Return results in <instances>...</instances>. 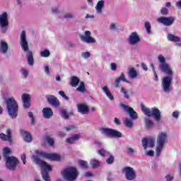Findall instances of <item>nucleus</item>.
I'll return each mask as SVG.
<instances>
[{
  "mask_svg": "<svg viewBox=\"0 0 181 181\" xmlns=\"http://www.w3.org/2000/svg\"><path fill=\"white\" fill-rule=\"evenodd\" d=\"M8 26H9V21H8V13L6 12L0 15V29L1 32L5 33L8 32Z\"/></svg>",
  "mask_w": 181,
  "mask_h": 181,
  "instance_id": "9d476101",
  "label": "nucleus"
},
{
  "mask_svg": "<svg viewBox=\"0 0 181 181\" xmlns=\"http://www.w3.org/2000/svg\"><path fill=\"white\" fill-rule=\"evenodd\" d=\"M168 139V134L166 132H160L157 137V146L156 153L157 156H160V153L162 150L163 149V146L165 144H166V141Z\"/></svg>",
  "mask_w": 181,
  "mask_h": 181,
  "instance_id": "39448f33",
  "label": "nucleus"
},
{
  "mask_svg": "<svg viewBox=\"0 0 181 181\" xmlns=\"http://www.w3.org/2000/svg\"><path fill=\"white\" fill-rule=\"evenodd\" d=\"M177 8H181V0L176 3Z\"/></svg>",
  "mask_w": 181,
  "mask_h": 181,
  "instance_id": "774afa93",
  "label": "nucleus"
},
{
  "mask_svg": "<svg viewBox=\"0 0 181 181\" xmlns=\"http://www.w3.org/2000/svg\"><path fill=\"white\" fill-rule=\"evenodd\" d=\"M21 160H23V165H26V154L21 155Z\"/></svg>",
  "mask_w": 181,
  "mask_h": 181,
  "instance_id": "5fc2aeb1",
  "label": "nucleus"
},
{
  "mask_svg": "<svg viewBox=\"0 0 181 181\" xmlns=\"http://www.w3.org/2000/svg\"><path fill=\"white\" fill-rule=\"evenodd\" d=\"M168 12H169V11H168V10L166 8V7H163V8H162L161 10H160V13H161V15L166 16V15H168Z\"/></svg>",
  "mask_w": 181,
  "mask_h": 181,
  "instance_id": "de8ad7c7",
  "label": "nucleus"
},
{
  "mask_svg": "<svg viewBox=\"0 0 181 181\" xmlns=\"http://www.w3.org/2000/svg\"><path fill=\"white\" fill-rule=\"evenodd\" d=\"M164 74H166L167 76L163 78L162 86L163 91L166 93L168 91H170V84H172V81L173 80V71L171 69V74L164 73Z\"/></svg>",
  "mask_w": 181,
  "mask_h": 181,
  "instance_id": "0eeeda50",
  "label": "nucleus"
},
{
  "mask_svg": "<svg viewBox=\"0 0 181 181\" xmlns=\"http://www.w3.org/2000/svg\"><path fill=\"white\" fill-rule=\"evenodd\" d=\"M4 156H6V155H11V149L8 147L4 148Z\"/></svg>",
  "mask_w": 181,
  "mask_h": 181,
  "instance_id": "09e8293b",
  "label": "nucleus"
},
{
  "mask_svg": "<svg viewBox=\"0 0 181 181\" xmlns=\"http://www.w3.org/2000/svg\"><path fill=\"white\" fill-rule=\"evenodd\" d=\"M28 117L31 119V125L35 124V116H33V112H29Z\"/></svg>",
  "mask_w": 181,
  "mask_h": 181,
  "instance_id": "c03bdc74",
  "label": "nucleus"
},
{
  "mask_svg": "<svg viewBox=\"0 0 181 181\" xmlns=\"http://www.w3.org/2000/svg\"><path fill=\"white\" fill-rule=\"evenodd\" d=\"M36 155L37 156H33V159L35 163H36V165H39L41 169L43 170V173H42L43 180L51 181L49 172H52V166L49 165L46 161H43L40 159V157L45 158V159H49V160H60V156L59 154L49 153L43 151H37Z\"/></svg>",
  "mask_w": 181,
  "mask_h": 181,
  "instance_id": "f257e3e1",
  "label": "nucleus"
},
{
  "mask_svg": "<svg viewBox=\"0 0 181 181\" xmlns=\"http://www.w3.org/2000/svg\"><path fill=\"white\" fill-rule=\"evenodd\" d=\"M64 18L66 19H70V18H73V15L71 13H66L64 15Z\"/></svg>",
  "mask_w": 181,
  "mask_h": 181,
  "instance_id": "680f3d73",
  "label": "nucleus"
},
{
  "mask_svg": "<svg viewBox=\"0 0 181 181\" xmlns=\"http://www.w3.org/2000/svg\"><path fill=\"white\" fill-rule=\"evenodd\" d=\"M173 118H176V119L179 118V112H177V111L173 112Z\"/></svg>",
  "mask_w": 181,
  "mask_h": 181,
  "instance_id": "bf43d9fd",
  "label": "nucleus"
},
{
  "mask_svg": "<svg viewBox=\"0 0 181 181\" xmlns=\"http://www.w3.org/2000/svg\"><path fill=\"white\" fill-rule=\"evenodd\" d=\"M142 145L144 149L146 151L148 149V147L150 146V148H153L155 146V139L153 138H144L142 139Z\"/></svg>",
  "mask_w": 181,
  "mask_h": 181,
  "instance_id": "2eb2a0df",
  "label": "nucleus"
},
{
  "mask_svg": "<svg viewBox=\"0 0 181 181\" xmlns=\"http://www.w3.org/2000/svg\"><path fill=\"white\" fill-rule=\"evenodd\" d=\"M78 110L81 114H86V112H88L90 111V110L88 109V106L85 104L78 105Z\"/></svg>",
  "mask_w": 181,
  "mask_h": 181,
  "instance_id": "412c9836",
  "label": "nucleus"
},
{
  "mask_svg": "<svg viewBox=\"0 0 181 181\" xmlns=\"http://www.w3.org/2000/svg\"><path fill=\"white\" fill-rule=\"evenodd\" d=\"M121 81L127 82V78H125V74H124V72H122L120 76L116 78L115 81L116 88H118V87H119V83H121Z\"/></svg>",
  "mask_w": 181,
  "mask_h": 181,
  "instance_id": "4be33fe9",
  "label": "nucleus"
},
{
  "mask_svg": "<svg viewBox=\"0 0 181 181\" xmlns=\"http://www.w3.org/2000/svg\"><path fill=\"white\" fill-rule=\"evenodd\" d=\"M78 164L81 167L83 168V169H88V163L86 161H84L83 160H79Z\"/></svg>",
  "mask_w": 181,
  "mask_h": 181,
  "instance_id": "58836bf2",
  "label": "nucleus"
},
{
  "mask_svg": "<svg viewBox=\"0 0 181 181\" xmlns=\"http://www.w3.org/2000/svg\"><path fill=\"white\" fill-rule=\"evenodd\" d=\"M141 67L143 69V70H145V71H148V66H146V64H141Z\"/></svg>",
  "mask_w": 181,
  "mask_h": 181,
  "instance_id": "0e129e2a",
  "label": "nucleus"
},
{
  "mask_svg": "<svg viewBox=\"0 0 181 181\" xmlns=\"http://www.w3.org/2000/svg\"><path fill=\"white\" fill-rule=\"evenodd\" d=\"M91 176H93V173H91L90 172L85 173V177H90Z\"/></svg>",
  "mask_w": 181,
  "mask_h": 181,
  "instance_id": "e2e57ef3",
  "label": "nucleus"
},
{
  "mask_svg": "<svg viewBox=\"0 0 181 181\" xmlns=\"http://www.w3.org/2000/svg\"><path fill=\"white\" fill-rule=\"evenodd\" d=\"M64 129L66 131H73V129H76V126L74 125L67 126L64 127Z\"/></svg>",
  "mask_w": 181,
  "mask_h": 181,
  "instance_id": "8fccbe9b",
  "label": "nucleus"
},
{
  "mask_svg": "<svg viewBox=\"0 0 181 181\" xmlns=\"http://www.w3.org/2000/svg\"><path fill=\"white\" fill-rule=\"evenodd\" d=\"M121 107L123 109V110H126L127 112H128V109L130 108L129 107H128L127 105L124 104V103H122L120 105Z\"/></svg>",
  "mask_w": 181,
  "mask_h": 181,
  "instance_id": "6e6d98bb",
  "label": "nucleus"
},
{
  "mask_svg": "<svg viewBox=\"0 0 181 181\" xmlns=\"http://www.w3.org/2000/svg\"><path fill=\"white\" fill-rule=\"evenodd\" d=\"M134 152V151L133 150L132 148H127V155H133Z\"/></svg>",
  "mask_w": 181,
  "mask_h": 181,
  "instance_id": "4d7b16f0",
  "label": "nucleus"
},
{
  "mask_svg": "<svg viewBox=\"0 0 181 181\" xmlns=\"http://www.w3.org/2000/svg\"><path fill=\"white\" fill-rule=\"evenodd\" d=\"M21 134L23 136L25 142H30L33 140L32 134H30V133L28 132L26 130H21Z\"/></svg>",
  "mask_w": 181,
  "mask_h": 181,
  "instance_id": "aec40b11",
  "label": "nucleus"
},
{
  "mask_svg": "<svg viewBox=\"0 0 181 181\" xmlns=\"http://www.w3.org/2000/svg\"><path fill=\"white\" fill-rule=\"evenodd\" d=\"M45 73H47V74H49V73H50V69H49V67H48L47 66H46L45 67Z\"/></svg>",
  "mask_w": 181,
  "mask_h": 181,
  "instance_id": "69168bd1",
  "label": "nucleus"
},
{
  "mask_svg": "<svg viewBox=\"0 0 181 181\" xmlns=\"http://www.w3.org/2000/svg\"><path fill=\"white\" fill-rule=\"evenodd\" d=\"M153 67V74H154V80L155 81H158V74H156V71H155V66H153V65H152Z\"/></svg>",
  "mask_w": 181,
  "mask_h": 181,
  "instance_id": "3c124183",
  "label": "nucleus"
},
{
  "mask_svg": "<svg viewBox=\"0 0 181 181\" xmlns=\"http://www.w3.org/2000/svg\"><path fill=\"white\" fill-rule=\"evenodd\" d=\"M21 46L24 52L29 50L28 41L26 40V32L23 31L21 35Z\"/></svg>",
  "mask_w": 181,
  "mask_h": 181,
  "instance_id": "dca6fc26",
  "label": "nucleus"
},
{
  "mask_svg": "<svg viewBox=\"0 0 181 181\" xmlns=\"http://www.w3.org/2000/svg\"><path fill=\"white\" fill-rule=\"evenodd\" d=\"M61 115L62 117L64 118V119H69V116L67 112H66V110H61Z\"/></svg>",
  "mask_w": 181,
  "mask_h": 181,
  "instance_id": "a19ab883",
  "label": "nucleus"
},
{
  "mask_svg": "<svg viewBox=\"0 0 181 181\" xmlns=\"http://www.w3.org/2000/svg\"><path fill=\"white\" fill-rule=\"evenodd\" d=\"M80 173L75 167H69L62 171V176L65 180L74 181L77 179Z\"/></svg>",
  "mask_w": 181,
  "mask_h": 181,
  "instance_id": "20e7f679",
  "label": "nucleus"
},
{
  "mask_svg": "<svg viewBox=\"0 0 181 181\" xmlns=\"http://www.w3.org/2000/svg\"><path fill=\"white\" fill-rule=\"evenodd\" d=\"M157 21L165 26H170L175 22V17H160Z\"/></svg>",
  "mask_w": 181,
  "mask_h": 181,
  "instance_id": "ddd939ff",
  "label": "nucleus"
},
{
  "mask_svg": "<svg viewBox=\"0 0 181 181\" xmlns=\"http://www.w3.org/2000/svg\"><path fill=\"white\" fill-rule=\"evenodd\" d=\"M4 160L6 162V168L9 170H16L19 164V160L15 156H4Z\"/></svg>",
  "mask_w": 181,
  "mask_h": 181,
  "instance_id": "423d86ee",
  "label": "nucleus"
},
{
  "mask_svg": "<svg viewBox=\"0 0 181 181\" xmlns=\"http://www.w3.org/2000/svg\"><path fill=\"white\" fill-rule=\"evenodd\" d=\"M145 125H146V128L147 129H151V128H152V127H153V122L152 120H151V119L146 118L145 119Z\"/></svg>",
  "mask_w": 181,
  "mask_h": 181,
  "instance_id": "72a5a7b5",
  "label": "nucleus"
},
{
  "mask_svg": "<svg viewBox=\"0 0 181 181\" xmlns=\"http://www.w3.org/2000/svg\"><path fill=\"white\" fill-rule=\"evenodd\" d=\"M121 93H122V94H124V98H127V100H129V95H128V92L127 91V90H125V88H121Z\"/></svg>",
  "mask_w": 181,
  "mask_h": 181,
  "instance_id": "37998d69",
  "label": "nucleus"
},
{
  "mask_svg": "<svg viewBox=\"0 0 181 181\" xmlns=\"http://www.w3.org/2000/svg\"><path fill=\"white\" fill-rule=\"evenodd\" d=\"M1 53L5 54L8 52V43L5 42H1L0 47Z\"/></svg>",
  "mask_w": 181,
  "mask_h": 181,
  "instance_id": "c85d7f7f",
  "label": "nucleus"
},
{
  "mask_svg": "<svg viewBox=\"0 0 181 181\" xmlns=\"http://www.w3.org/2000/svg\"><path fill=\"white\" fill-rule=\"evenodd\" d=\"M23 106V108L28 109L30 107V95L28 93L22 95Z\"/></svg>",
  "mask_w": 181,
  "mask_h": 181,
  "instance_id": "6ab92c4d",
  "label": "nucleus"
},
{
  "mask_svg": "<svg viewBox=\"0 0 181 181\" xmlns=\"http://www.w3.org/2000/svg\"><path fill=\"white\" fill-rule=\"evenodd\" d=\"M114 122L115 124H116V125H121V122L119 121V118L115 117L114 119Z\"/></svg>",
  "mask_w": 181,
  "mask_h": 181,
  "instance_id": "052dcab7",
  "label": "nucleus"
},
{
  "mask_svg": "<svg viewBox=\"0 0 181 181\" xmlns=\"http://www.w3.org/2000/svg\"><path fill=\"white\" fill-rule=\"evenodd\" d=\"M90 165L93 168H98V166H100V161L97 160H92L90 161Z\"/></svg>",
  "mask_w": 181,
  "mask_h": 181,
  "instance_id": "ea45409f",
  "label": "nucleus"
},
{
  "mask_svg": "<svg viewBox=\"0 0 181 181\" xmlns=\"http://www.w3.org/2000/svg\"><path fill=\"white\" fill-rule=\"evenodd\" d=\"M44 139H45V141H46V142H47V144L50 146H53V145H54V139H53V138H51L50 136L46 134L44 136Z\"/></svg>",
  "mask_w": 181,
  "mask_h": 181,
  "instance_id": "c756f323",
  "label": "nucleus"
},
{
  "mask_svg": "<svg viewBox=\"0 0 181 181\" xmlns=\"http://www.w3.org/2000/svg\"><path fill=\"white\" fill-rule=\"evenodd\" d=\"M80 39L85 43H95V39L91 37V32L89 30L85 32V35H80Z\"/></svg>",
  "mask_w": 181,
  "mask_h": 181,
  "instance_id": "f8f14e48",
  "label": "nucleus"
},
{
  "mask_svg": "<svg viewBox=\"0 0 181 181\" xmlns=\"http://www.w3.org/2000/svg\"><path fill=\"white\" fill-rule=\"evenodd\" d=\"M103 8H104V0H100L98 2L95 9L97 12H101V11H103Z\"/></svg>",
  "mask_w": 181,
  "mask_h": 181,
  "instance_id": "473e14b6",
  "label": "nucleus"
},
{
  "mask_svg": "<svg viewBox=\"0 0 181 181\" xmlns=\"http://www.w3.org/2000/svg\"><path fill=\"white\" fill-rule=\"evenodd\" d=\"M50 56V52L48 49H45L40 52L41 57H49Z\"/></svg>",
  "mask_w": 181,
  "mask_h": 181,
  "instance_id": "4c0bfd02",
  "label": "nucleus"
},
{
  "mask_svg": "<svg viewBox=\"0 0 181 181\" xmlns=\"http://www.w3.org/2000/svg\"><path fill=\"white\" fill-rule=\"evenodd\" d=\"M6 134L1 133L0 134V139L1 141H8L10 144H12L13 142V139H12V132L11 129H7Z\"/></svg>",
  "mask_w": 181,
  "mask_h": 181,
  "instance_id": "a211bd4d",
  "label": "nucleus"
},
{
  "mask_svg": "<svg viewBox=\"0 0 181 181\" xmlns=\"http://www.w3.org/2000/svg\"><path fill=\"white\" fill-rule=\"evenodd\" d=\"M141 111L145 114V115H147V117H153L155 121L158 122V121H160V111L158 107H154L153 108L149 109L146 107H145V105L144 103H141Z\"/></svg>",
  "mask_w": 181,
  "mask_h": 181,
  "instance_id": "7ed1b4c3",
  "label": "nucleus"
},
{
  "mask_svg": "<svg viewBox=\"0 0 181 181\" xmlns=\"http://www.w3.org/2000/svg\"><path fill=\"white\" fill-rule=\"evenodd\" d=\"M103 90L110 100H114V96L112 95V93L110 92V89H108V87L104 86Z\"/></svg>",
  "mask_w": 181,
  "mask_h": 181,
  "instance_id": "2f4dec72",
  "label": "nucleus"
},
{
  "mask_svg": "<svg viewBox=\"0 0 181 181\" xmlns=\"http://www.w3.org/2000/svg\"><path fill=\"white\" fill-rule=\"evenodd\" d=\"M110 66H111V70H112L113 71H115V70H117V64L112 63Z\"/></svg>",
  "mask_w": 181,
  "mask_h": 181,
  "instance_id": "13d9d810",
  "label": "nucleus"
},
{
  "mask_svg": "<svg viewBox=\"0 0 181 181\" xmlns=\"http://www.w3.org/2000/svg\"><path fill=\"white\" fill-rule=\"evenodd\" d=\"M158 62H160V64L159 65V69L162 73H168V74H172V68L169 64L166 63V59L162 55H159Z\"/></svg>",
  "mask_w": 181,
  "mask_h": 181,
  "instance_id": "1a4fd4ad",
  "label": "nucleus"
},
{
  "mask_svg": "<svg viewBox=\"0 0 181 181\" xmlns=\"http://www.w3.org/2000/svg\"><path fill=\"white\" fill-rule=\"evenodd\" d=\"M127 114L132 119H138V113L134 110V108L129 107L127 110Z\"/></svg>",
  "mask_w": 181,
  "mask_h": 181,
  "instance_id": "b1692460",
  "label": "nucleus"
},
{
  "mask_svg": "<svg viewBox=\"0 0 181 181\" xmlns=\"http://www.w3.org/2000/svg\"><path fill=\"white\" fill-rule=\"evenodd\" d=\"M82 56H83V57H84V59H88V57H90V56H91V54H90V52H86L82 53Z\"/></svg>",
  "mask_w": 181,
  "mask_h": 181,
  "instance_id": "603ef678",
  "label": "nucleus"
},
{
  "mask_svg": "<svg viewBox=\"0 0 181 181\" xmlns=\"http://www.w3.org/2000/svg\"><path fill=\"white\" fill-rule=\"evenodd\" d=\"M86 84L84 82H81L78 87L76 88L77 91H79V93H86Z\"/></svg>",
  "mask_w": 181,
  "mask_h": 181,
  "instance_id": "f704fd0d",
  "label": "nucleus"
},
{
  "mask_svg": "<svg viewBox=\"0 0 181 181\" xmlns=\"http://www.w3.org/2000/svg\"><path fill=\"white\" fill-rule=\"evenodd\" d=\"M168 39L170 42H180V37H179L173 34H168Z\"/></svg>",
  "mask_w": 181,
  "mask_h": 181,
  "instance_id": "7c9ffc66",
  "label": "nucleus"
},
{
  "mask_svg": "<svg viewBox=\"0 0 181 181\" xmlns=\"http://www.w3.org/2000/svg\"><path fill=\"white\" fill-rule=\"evenodd\" d=\"M27 59H28L29 66H33V63H35V61L33 59V53L32 52V51L28 52Z\"/></svg>",
  "mask_w": 181,
  "mask_h": 181,
  "instance_id": "393cba45",
  "label": "nucleus"
},
{
  "mask_svg": "<svg viewBox=\"0 0 181 181\" xmlns=\"http://www.w3.org/2000/svg\"><path fill=\"white\" fill-rule=\"evenodd\" d=\"M5 103L9 117L13 119L16 118L19 111V105H18V102H16L13 98H8L6 100Z\"/></svg>",
  "mask_w": 181,
  "mask_h": 181,
  "instance_id": "f03ea898",
  "label": "nucleus"
},
{
  "mask_svg": "<svg viewBox=\"0 0 181 181\" xmlns=\"http://www.w3.org/2000/svg\"><path fill=\"white\" fill-rule=\"evenodd\" d=\"M122 173H124V176L127 180H135L136 179V173L134 170V168L131 167H124L122 170Z\"/></svg>",
  "mask_w": 181,
  "mask_h": 181,
  "instance_id": "9b49d317",
  "label": "nucleus"
},
{
  "mask_svg": "<svg viewBox=\"0 0 181 181\" xmlns=\"http://www.w3.org/2000/svg\"><path fill=\"white\" fill-rule=\"evenodd\" d=\"M128 76L130 78H135V77L138 76V72H136L135 68H130L129 69Z\"/></svg>",
  "mask_w": 181,
  "mask_h": 181,
  "instance_id": "bb28decb",
  "label": "nucleus"
},
{
  "mask_svg": "<svg viewBox=\"0 0 181 181\" xmlns=\"http://www.w3.org/2000/svg\"><path fill=\"white\" fill-rule=\"evenodd\" d=\"M44 118H50L53 115V110L49 107H45L42 110Z\"/></svg>",
  "mask_w": 181,
  "mask_h": 181,
  "instance_id": "5701e85b",
  "label": "nucleus"
},
{
  "mask_svg": "<svg viewBox=\"0 0 181 181\" xmlns=\"http://www.w3.org/2000/svg\"><path fill=\"white\" fill-rule=\"evenodd\" d=\"M139 42H141V38L139 37L138 33L137 32L132 33L129 37V45H132V46H134V45L139 43Z\"/></svg>",
  "mask_w": 181,
  "mask_h": 181,
  "instance_id": "4468645a",
  "label": "nucleus"
},
{
  "mask_svg": "<svg viewBox=\"0 0 181 181\" xmlns=\"http://www.w3.org/2000/svg\"><path fill=\"white\" fill-rule=\"evenodd\" d=\"M145 28L146 30L147 33H151V23H149V22L145 23Z\"/></svg>",
  "mask_w": 181,
  "mask_h": 181,
  "instance_id": "a18cd8bd",
  "label": "nucleus"
},
{
  "mask_svg": "<svg viewBox=\"0 0 181 181\" xmlns=\"http://www.w3.org/2000/svg\"><path fill=\"white\" fill-rule=\"evenodd\" d=\"M98 153L99 155H100V156H107V153H110V152L107 151L104 148H100L99 150H98Z\"/></svg>",
  "mask_w": 181,
  "mask_h": 181,
  "instance_id": "e433bc0d",
  "label": "nucleus"
},
{
  "mask_svg": "<svg viewBox=\"0 0 181 181\" xmlns=\"http://www.w3.org/2000/svg\"><path fill=\"white\" fill-rule=\"evenodd\" d=\"M78 83H80V79L77 76H72L71 81V87H77L78 86Z\"/></svg>",
  "mask_w": 181,
  "mask_h": 181,
  "instance_id": "cd10ccee",
  "label": "nucleus"
},
{
  "mask_svg": "<svg viewBox=\"0 0 181 181\" xmlns=\"http://www.w3.org/2000/svg\"><path fill=\"white\" fill-rule=\"evenodd\" d=\"M106 163H107V165H112L114 163V156L110 155L106 160Z\"/></svg>",
  "mask_w": 181,
  "mask_h": 181,
  "instance_id": "79ce46f5",
  "label": "nucleus"
},
{
  "mask_svg": "<svg viewBox=\"0 0 181 181\" xmlns=\"http://www.w3.org/2000/svg\"><path fill=\"white\" fill-rule=\"evenodd\" d=\"M47 100L49 104L52 105V107H59L60 106V101L59 99L56 98V96L53 95H47Z\"/></svg>",
  "mask_w": 181,
  "mask_h": 181,
  "instance_id": "f3484780",
  "label": "nucleus"
},
{
  "mask_svg": "<svg viewBox=\"0 0 181 181\" xmlns=\"http://www.w3.org/2000/svg\"><path fill=\"white\" fill-rule=\"evenodd\" d=\"M124 124L127 128H132V127H134V122H132V120L128 118L124 119Z\"/></svg>",
  "mask_w": 181,
  "mask_h": 181,
  "instance_id": "c9c22d12",
  "label": "nucleus"
},
{
  "mask_svg": "<svg viewBox=\"0 0 181 181\" xmlns=\"http://www.w3.org/2000/svg\"><path fill=\"white\" fill-rule=\"evenodd\" d=\"M146 155L147 156H153V155H155V151H153V150H149L146 152Z\"/></svg>",
  "mask_w": 181,
  "mask_h": 181,
  "instance_id": "864d4df0",
  "label": "nucleus"
},
{
  "mask_svg": "<svg viewBox=\"0 0 181 181\" xmlns=\"http://www.w3.org/2000/svg\"><path fill=\"white\" fill-rule=\"evenodd\" d=\"M167 181H171L173 180V177L170 176V175H167L166 177Z\"/></svg>",
  "mask_w": 181,
  "mask_h": 181,
  "instance_id": "338daca9",
  "label": "nucleus"
},
{
  "mask_svg": "<svg viewBox=\"0 0 181 181\" xmlns=\"http://www.w3.org/2000/svg\"><path fill=\"white\" fill-rule=\"evenodd\" d=\"M21 73L23 74V76H24V78H26V77H28L29 74V72L28 71V70L25 69H21Z\"/></svg>",
  "mask_w": 181,
  "mask_h": 181,
  "instance_id": "49530a36",
  "label": "nucleus"
},
{
  "mask_svg": "<svg viewBox=\"0 0 181 181\" xmlns=\"http://www.w3.org/2000/svg\"><path fill=\"white\" fill-rule=\"evenodd\" d=\"M80 139V134H75L70 138L66 139V142L68 144H74L76 141H78Z\"/></svg>",
  "mask_w": 181,
  "mask_h": 181,
  "instance_id": "a878e982",
  "label": "nucleus"
},
{
  "mask_svg": "<svg viewBox=\"0 0 181 181\" xmlns=\"http://www.w3.org/2000/svg\"><path fill=\"white\" fill-rule=\"evenodd\" d=\"M100 131H101L103 135H106V136L110 138H122V133L114 129L102 127L100 129Z\"/></svg>",
  "mask_w": 181,
  "mask_h": 181,
  "instance_id": "6e6552de",
  "label": "nucleus"
}]
</instances>
